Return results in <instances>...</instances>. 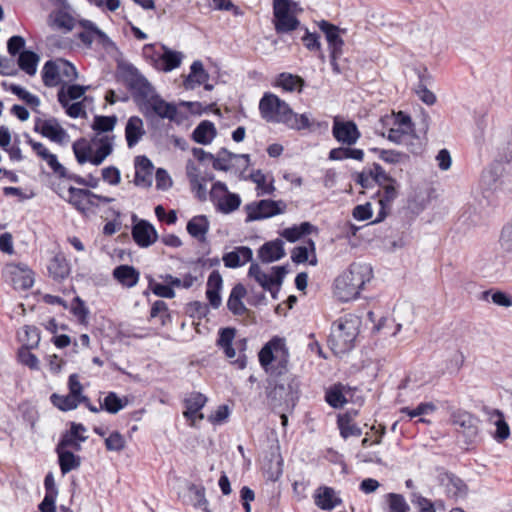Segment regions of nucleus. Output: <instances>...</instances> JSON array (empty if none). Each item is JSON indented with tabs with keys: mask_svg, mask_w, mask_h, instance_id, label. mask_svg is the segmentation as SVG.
I'll return each mask as SVG.
<instances>
[{
	"mask_svg": "<svg viewBox=\"0 0 512 512\" xmlns=\"http://www.w3.org/2000/svg\"><path fill=\"white\" fill-rule=\"evenodd\" d=\"M59 458V465L62 474H67L70 471L77 469L80 464V457L74 455L71 451L68 450H56Z\"/></svg>",
	"mask_w": 512,
	"mask_h": 512,
	"instance_id": "obj_40",
	"label": "nucleus"
},
{
	"mask_svg": "<svg viewBox=\"0 0 512 512\" xmlns=\"http://www.w3.org/2000/svg\"><path fill=\"white\" fill-rule=\"evenodd\" d=\"M504 168L500 163H492L487 166L481 174V186L486 191H496L502 184Z\"/></svg>",
	"mask_w": 512,
	"mask_h": 512,
	"instance_id": "obj_16",
	"label": "nucleus"
},
{
	"mask_svg": "<svg viewBox=\"0 0 512 512\" xmlns=\"http://www.w3.org/2000/svg\"><path fill=\"white\" fill-rule=\"evenodd\" d=\"M258 256L264 263L280 260L285 256L283 242L280 239L270 241L261 246Z\"/></svg>",
	"mask_w": 512,
	"mask_h": 512,
	"instance_id": "obj_24",
	"label": "nucleus"
},
{
	"mask_svg": "<svg viewBox=\"0 0 512 512\" xmlns=\"http://www.w3.org/2000/svg\"><path fill=\"white\" fill-rule=\"evenodd\" d=\"M319 29L324 33L331 49V58L337 59L342 55L344 41L340 36L341 30L339 27L331 24L328 21L322 20L318 23Z\"/></svg>",
	"mask_w": 512,
	"mask_h": 512,
	"instance_id": "obj_12",
	"label": "nucleus"
},
{
	"mask_svg": "<svg viewBox=\"0 0 512 512\" xmlns=\"http://www.w3.org/2000/svg\"><path fill=\"white\" fill-rule=\"evenodd\" d=\"M135 178L137 186L149 187L152 184L153 164L146 156H138L135 159Z\"/></svg>",
	"mask_w": 512,
	"mask_h": 512,
	"instance_id": "obj_20",
	"label": "nucleus"
},
{
	"mask_svg": "<svg viewBox=\"0 0 512 512\" xmlns=\"http://www.w3.org/2000/svg\"><path fill=\"white\" fill-rule=\"evenodd\" d=\"M235 334L236 330L234 328H223L219 331V338L217 340V345L224 350L225 355L230 359L236 355L235 349L232 347Z\"/></svg>",
	"mask_w": 512,
	"mask_h": 512,
	"instance_id": "obj_36",
	"label": "nucleus"
},
{
	"mask_svg": "<svg viewBox=\"0 0 512 512\" xmlns=\"http://www.w3.org/2000/svg\"><path fill=\"white\" fill-rule=\"evenodd\" d=\"M248 275L250 277L254 278L264 290L270 291L273 298H276V293L278 292V289L276 290V292L272 291V287H273L272 276L263 272L257 263L251 264L249 271H248Z\"/></svg>",
	"mask_w": 512,
	"mask_h": 512,
	"instance_id": "obj_38",
	"label": "nucleus"
},
{
	"mask_svg": "<svg viewBox=\"0 0 512 512\" xmlns=\"http://www.w3.org/2000/svg\"><path fill=\"white\" fill-rule=\"evenodd\" d=\"M259 111L264 120L273 123H282L291 129L302 130L310 127V120L306 114L298 115L290 106L278 96L265 93L259 102Z\"/></svg>",
	"mask_w": 512,
	"mask_h": 512,
	"instance_id": "obj_1",
	"label": "nucleus"
},
{
	"mask_svg": "<svg viewBox=\"0 0 512 512\" xmlns=\"http://www.w3.org/2000/svg\"><path fill=\"white\" fill-rule=\"evenodd\" d=\"M388 502L390 512H408L409 506L406 503L404 497L400 494L389 493Z\"/></svg>",
	"mask_w": 512,
	"mask_h": 512,
	"instance_id": "obj_55",
	"label": "nucleus"
},
{
	"mask_svg": "<svg viewBox=\"0 0 512 512\" xmlns=\"http://www.w3.org/2000/svg\"><path fill=\"white\" fill-rule=\"evenodd\" d=\"M163 53L154 60V67L163 72H170L178 68L183 60V53L162 45Z\"/></svg>",
	"mask_w": 512,
	"mask_h": 512,
	"instance_id": "obj_18",
	"label": "nucleus"
},
{
	"mask_svg": "<svg viewBox=\"0 0 512 512\" xmlns=\"http://www.w3.org/2000/svg\"><path fill=\"white\" fill-rule=\"evenodd\" d=\"M250 178L257 185L258 195H270L275 191L273 178L268 180L267 176L261 170L254 171L250 175Z\"/></svg>",
	"mask_w": 512,
	"mask_h": 512,
	"instance_id": "obj_44",
	"label": "nucleus"
},
{
	"mask_svg": "<svg viewBox=\"0 0 512 512\" xmlns=\"http://www.w3.org/2000/svg\"><path fill=\"white\" fill-rule=\"evenodd\" d=\"M124 407L122 400L114 392L108 393L104 398L103 404L100 405V409H104L111 414H116Z\"/></svg>",
	"mask_w": 512,
	"mask_h": 512,
	"instance_id": "obj_52",
	"label": "nucleus"
},
{
	"mask_svg": "<svg viewBox=\"0 0 512 512\" xmlns=\"http://www.w3.org/2000/svg\"><path fill=\"white\" fill-rule=\"evenodd\" d=\"M24 335L20 337L23 343L22 348L34 349L40 342V331L35 326L26 325L23 327Z\"/></svg>",
	"mask_w": 512,
	"mask_h": 512,
	"instance_id": "obj_48",
	"label": "nucleus"
},
{
	"mask_svg": "<svg viewBox=\"0 0 512 512\" xmlns=\"http://www.w3.org/2000/svg\"><path fill=\"white\" fill-rule=\"evenodd\" d=\"M209 79V74L205 71L203 63L200 60H196L190 67V73L184 80L185 89L193 90L196 87L204 84Z\"/></svg>",
	"mask_w": 512,
	"mask_h": 512,
	"instance_id": "obj_27",
	"label": "nucleus"
},
{
	"mask_svg": "<svg viewBox=\"0 0 512 512\" xmlns=\"http://www.w3.org/2000/svg\"><path fill=\"white\" fill-rule=\"evenodd\" d=\"M326 402L333 408H341L346 403L341 385H334L326 391Z\"/></svg>",
	"mask_w": 512,
	"mask_h": 512,
	"instance_id": "obj_49",
	"label": "nucleus"
},
{
	"mask_svg": "<svg viewBox=\"0 0 512 512\" xmlns=\"http://www.w3.org/2000/svg\"><path fill=\"white\" fill-rule=\"evenodd\" d=\"M369 172L372 176V181L377 182L379 185H383L387 182H394V179H392L377 163H374L373 168L370 169Z\"/></svg>",
	"mask_w": 512,
	"mask_h": 512,
	"instance_id": "obj_61",
	"label": "nucleus"
},
{
	"mask_svg": "<svg viewBox=\"0 0 512 512\" xmlns=\"http://www.w3.org/2000/svg\"><path fill=\"white\" fill-rule=\"evenodd\" d=\"M216 136V129L212 122L202 121L193 131V140L199 144L207 145Z\"/></svg>",
	"mask_w": 512,
	"mask_h": 512,
	"instance_id": "obj_33",
	"label": "nucleus"
},
{
	"mask_svg": "<svg viewBox=\"0 0 512 512\" xmlns=\"http://www.w3.org/2000/svg\"><path fill=\"white\" fill-rule=\"evenodd\" d=\"M435 410V405L432 403H421L415 409L408 407L402 408L401 412L407 414L410 418L426 415Z\"/></svg>",
	"mask_w": 512,
	"mask_h": 512,
	"instance_id": "obj_59",
	"label": "nucleus"
},
{
	"mask_svg": "<svg viewBox=\"0 0 512 512\" xmlns=\"http://www.w3.org/2000/svg\"><path fill=\"white\" fill-rule=\"evenodd\" d=\"M87 89L88 86L82 85H69L66 89L62 87L58 92V101L62 106H67V102H69V100H77L81 98Z\"/></svg>",
	"mask_w": 512,
	"mask_h": 512,
	"instance_id": "obj_42",
	"label": "nucleus"
},
{
	"mask_svg": "<svg viewBox=\"0 0 512 512\" xmlns=\"http://www.w3.org/2000/svg\"><path fill=\"white\" fill-rule=\"evenodd\" d=\"M132 236L140 247H149L158 238L155 228L146 220H140L133 226Z\"/></svg>",
	"mask_w": 512,
	"mask_h": 512,
	"instance_id": "obj_17",
	"label": "nucleus"
},
{
	"mask_svg": "<svg viewBox=\"0 0 512 512\" xmlns=\"http://www.w3.org/2000/svg\"><path fill=\"white\" fill-rule=\"evenodd\" d=\"M232 159H243L245 166H248L250 162V156L248 154L238 155L223 148L212 159L213 168L215 170L228 171L231 168L230 162Z\"/></svg>",
	"mask_w": 512,
	"mask_h": 512,
	"instance_id": "obj_28",
	"label": "nucleus"
},
{
	"mask_svg": "<svg viewBox=\"0 0 512 512\" xmlns=\"http://www.w3.org/2000/svg\"><path fill=\"white\" fill-rule=\"evenodd\" d=\"M210 198L216 204L217 209L224 214L235 211L241 204L239 195L228 192L227 186L220 181L213 184Z\"/></svg>",
	"mask_w": 512,
	"mask_h": 512,
	"instance_id": "obj_7",
	"label": "nucleus"
},
{
	"mask_svg": "<svg viewBox=\"0 0 512 512\" xmlns=\"http://www.w3.org/2000/svg\"><path fill=\"white\" fill-rule=\"evenodd\" d=\"M439 482L446 495L450 498L459 499L467 494V486L462 479L450 473H441Z\"/></svg>",
	"mask_w": 512,
	"mask_h": 512,
	"instance_id": "obj_15",
	"label": "nucleus"
},
{
	"mask_svg": "<svg viewBox=\"0 0 512 512\" xmlns=\"http://www.w3.org/2000/svg\"><path fill=\"white\" fill-rule=\"evenodd\" d=\"M246 295V289L242 284H237L233 287L227 307L234 315H242L246 311V307L242 302V298Z\"/></svg>",
	"mask_w": 512,
	"mask_h": 512,
	"instance_id": "obj_31",
	"label": "nucleus"
},
{
	"mask_svg": "<svg viewBox=\"0 0 512 512\" xmlns=\"http://www.w3.org/2000/svg\"><path fill=\"white\" fill-rule=\"evenodd\" d=\"M58 64L60 69V76L65 78L66 81L71 82L77 78L78 74L74 65L65 60H59Z\"/></svg>",
	"mask_w": 512,
	"mask_h": 512,
	"instance_id": "obj_60",
	"label": "nucleus"
},
{
	"mask_svg": "<svg viewBox=\"0 0 512 512\" xmlns=\"http://www.w3.org/2000/svg\"><path fill=\"white\" fill-rule=\"evenodd\" d=\"M10 90L13 94L17 95L21 100L25 101L27 104L31 106H38L40 104V100L37 96L26 91L19 85H11Z\"/></svg>",
	"mask_w": 512,
	"mask_h": 512,
	"instance_id": "obj_57",
	"label": "nucleus"
},
{
	"mask_svg": "<svg viewBox=\"0 0 512 512\" xmlns=\"http://www.w3.org/2000/svg\"><path fill=\"white\" fill-rule=\"evenodd\" d=\"M27 143L30 144L37 156L47 163L54 174L59 177L66 176V168L58 161L55 154L51 153L42 143L34 141L29 136H27Z\"/></svg>",
	"mask_w": 512,
	"mask_h": 512,
	"instance_id": "obj_14",
	"label": "nucleus"
},
{
	"mask_svg": "<svg viewBox=\"0 0 512 512\" xmlns=\"http://www.w3.org/2000/svg\"><path fill=\"white\" fill-rule=\"evenodd\" d=\"M25 47V39L22 36H12L7 42V49L11 56H16L22 52Z\"/></svg>",
	"mask_w": 512,
	"mask_h": 512,
	"instance_id": "obj_62",
	"label": "nucleus"
},
{
	"mask_svg": "<svg viewBox=\"0 0 512 512\" xmlns=\"http://www.w3.org/2000/svg\"><path fill=\"white\" fill-rule=\"evenodd\" d=\"M253 252L249 247H236L233 251L224 254L223 262L228 268H236L252 260Z\"/></svg>",
	"mask_w": 512,
	"mask_h": 512,
	"instance_id": "obj_25",
	"label": "nucleus"
},
{
	"mask_svg": "<svg viewBox=\"0 0 512 512\" xmlns=\"http://www.w3.org/2000/svg\"><path fill=\"white\" fill-rule=\"evenodd\" d=\"M34 130L58 144H62L67 137L66 131L55 118L47 120L38 119L35 123Z\"/></svg>",
	"mask_w": 512,
	"mask_h": 512,
	"instance_id": "obj_13",
	"label": "nucleus"
},
{
	"mask_svg": "<svg viewBox=\"0 0 512 512\" xmlns=\"http://www.w3.org/2000/svg\"><path fill=\"white\" fill-rule=\"evenodd\" d=\"M68 193V202L81 212H84L87 209L84 205V200L86 198H90V195H93V192L90 190L75 188L73 186L69 187Z\"/></svg>",
	"mask_w": 512,
	"mask_h": 512,
	"instance_id": "obj_45",
	"label": "nucleus"
},
{
	"mask_svg": "<svg viewBox=\"0 0 512 512\" xmlns=\"http://www.w3.org/2000/svg\"><path fill=\"white\" fill-rule=\"evenodd\" d=\"M373 277V270L366 263H352L334 281V295L342 302L357 298L365 284Z\"/></svg>",
	"mask_w": 512,
	"mask_h": 512,
	"instance_id": "obj_2",
	"label": "nucleus"
},
{
	"mask_svg": "<svg viewBox=\"0 0 512 512\" xmlns=\"http://www.w3.org/2000/svg\"><path fill=\"white\" fill-rule=\"evenodd\" d=\"M300 11L298 4L292 0H273V21L277 33H288L297 29L300 22L296 16Z\"/></svg>",
	"mask_w": 512,
	"mask_h": 512,
	"instance_id": "obj_5",
	"label": "nucleus"
},
{
	"mask_svg": "<svg viewBox=\"0 0 512 512\" xmlns=\"http://www.w3.org/2000/svg\"><path fill=\"white\" fill-rule=\"evenodd\" d=\"M113 277L127 288L137 285L140 273L130 265H119L113 270Z\"/></svg>",
	"mask_w": 512,
	"mask_h": 512,
	"instance_id": "obj_29",
	"label": "nucleus"
},
{
	"mask_svg": "<svg viewBox=\"0 0 512 512\" xmlns=\"http://www.w3.org/2000/svg\"><path fill=\"white\" fill-rule=\"evenodd\" d=\"M364 152L362 149L347 147L334 148L329 152V159L334 161H341L345 159H354L362 161Z\"/></svg>",
	"mask_w": 512,
	"mask_h": 512,
	"instance_id": "obj_37",
	"label": "nucleus"
},
{
	"mask_svg": "<svg viewBox=\"0 0 512 512\" xmlns=\"http://www.w3.org/2000/svg\"><path fill=\"white\" fill-rule=\"evenodd\" d=\"M31 349L21 348L19 350V359L20 362L26 366H28L32 370L39 369V360L37 356L30 352Z\"/></svg>",
	"mask_w": 512,
	"mask_h": 512,
	"instance_id": "obj_58",
	"label": "nucleus"
},
{
	"mask_svg": "<svg viewBox=\"0 0 512 512\" xmlns=\"http://www.w3.org/2000/svg\"><path fill=\"white\" fill-rule=\"evenodd\" d=\"M500 245L504 251L512 254V223L502 229Z\"/></svg>",
	"mask_w": 512,
	"mask_h": 512,
	"instance_id": "obj_64",
	"label": "nucleus"
},
{
	"mask_svg": "<svg viewBox=\"0 0 512 512\" xmlns=\"http://www.w3.org/2000/svg\"><path fill=\"white\" fill-rule=\"evenodd\" d=\"M42 80L45 86L55 87L60 83V69L58 61H47L42 69Z\"/></svg>",
	"mask_w": 512,
	"mask_h": 512,
	"instance_id": "obj_35",
	"label": "nucleus"
},
{
	"mask_svg": "<svg viewBox=\"0 0 512 512\" xmlns=\"http://www.w3.org/2000/svg\"><path fill=\"white\" fill-rule=\"evenodd\" d=\"M277 353L283 352V339L275 337L266 343L259 352V362L268 371L269 365L276 360Z\"/></svg>",
	"mask_w": 512,
	"mask_h": 512,
	"instance_id": "obj_21",
	"label": "nucleus"
},
{
	"mask_svg": "<svg viewBox=\"0 0 512 512\" xmlns=\"http://www.w3.org/2000/svg\"><path fill=\"white\" fill-rule=\"evenodd\" d=\"M490 421L496 426L494 438L498 442H502L509 438L510 428L505 420L503 413L500 410L495 409L490 413Z\"/></svg>",
	"mask_w": 512,
	"mask_h": 512,
	"instance_id": "obj_34",
	"label": "nucleus"
},
{
	"mask_svg": "<svg viewBox=\"0 0 512 512\" xmlns=\"http://www.w3.org/2000/svg\"><path fill=\"white\" fill-rule=\"evenodd\" d=\"M187 231L193 237L204 242L209 231V221L206 216L198 215L187 223Z\"/></svg>",
	"mask_w": 512,
	"mask_h": 512,
	"instance_id": "obj_30",
	"label": "nucleus"
},
{
	"mask_svg": "<svg viewBox=\"0 0 512 512\" xmlns=\"http://www.w3.org/2000/svg\"><path fill=\"white\" fill-rule=\"evenodd\" d=\"M48 271L55 280H60L69 275L70 269L66 259L57 255L51 259Z\"/></svg>",
	"mask_w": 512,
	"mask_h": 512,
	"instance_id": "obj_41",
	"label": "nucleus"
},
{
	"mask_svg": "<svg viewBox=\"0 0 512 512\" xmlns=\"http://www.w3.org/2000/svg\"><path fill=\"white\" fill-rule=\"evenodd\" d=\"M126 441L124 437L117 431L112 432L105 439L106 449L109 451L120 452L125 448Z\"/></svg>",
	"mask_w": 512,
	"mask_h": 512,
	"instance_id": "obj_54",
	"label": "nucleus"
},
{
	"mask_svg": "<svg viewBox=\"0 0 512 512\" xmlns=\"http://www.w3.org/2000/svg\"><path fill=\"white\" fill-rule=\"evenodd\" d=\"M452 422L470 439L478 434V419L468 412L454 413L452 415Z\"/></svg>",
	"mask_w": 512,
	"mask_h": 512,
	"instance_id": "obj_19",
	"label": "nucleus"
},
{
	"mask_svg": "<svg viewBox=\"0 0 512 512\" xmlns=\"http://www.w3.org/2000/svg\"><path fill=\"white\" fill-rule=\"evenodd\" d=\"M315 504L322 510H331L341 503V499L336 496L334 489L322 486L319 487L314 495Z\"/></svg>",
	"mask_w": 512,
	"mask_h": 512,
	"instance_id": "obj_26",
	"label": "nucleus"
},
{
	"mask_svg": "<svg viewBox=\"0 0 512 512\" xmlns=\"http://www.w3.org/2000/svg\"><path fill=\"white\" fill-rule=\"evenodd\" d=\"M141 112L147 117L156 115L161 119H168L174 121L176 119L178 110L173 103L166 102L159 94L153 98L150 103L141 109Z\"/></svg>",
	"mask_w": 512,
	"mask_h": 512,
	"instance_id": "obj_10",
	"label": "nucleus"
},
{
	"mask_svg": "<svg viewBox=\"0 0 512 512\" xmlns=\"http://www.w3.org/2000/svg\"><path fill=\"white\" fill-rule=\"evenodd\" d=\"M51 402L54 406L62 411H69L76 409L78 405L82 402L79 398L67 394V395H59L53 393L50 397Z\"/></svg>",
	"mask_w": 512,
	"mask_h": 512,
	"instance_id": "obj_46",
	"label": "nucleus"
},
{
	"mask_svg": "<svg viewBox=\"0 0 512 512\" xmlns=\"http://www.w3.org/2000/svg\"><path fill=\"white\" fill-rule=\"evenodd\" d=\"M222 276L217 270L211 272L207 280L206 296L210 305L217 309L221 305L220 290L222 288Z\"/></svg>",
	"mask_w": 512,
	"mask_h": 512,
	"instance_id": "obj_23",
	"label": "nucleus"
},
{
	"mask_svg": "<svg viewBox=\"0 0 512 512\" xmlns=\"http://www.w3.org/2000/svg\"><path fill=\"white\" fill-rule=\"evenodd\" d=\"M340 434L343 438L350 436L359 437L362 434V429L356 424L352 423L349 418L340 417L338 419Z\"/></svg>",
	"mask_w": 512,
	"mask_h": 512,
	"instance_id": "obj_50",
	"label": "nucleus"
},
{
	"mask_svg": "<svg viewBox=\"0 0 512 512\" xmlns=\"http://www.w3.org/2000/svg\"><path fill=\"white\" fill-rule=\"evenodd\" d=\"M73 152L75 154L76 160L79 164H84L86 162L91 163L92 158V147L91 145L85 140L81 139L76 141L73 146Z\"/></svg>",
	"mask_w": 512,
	"mask_h": 512,
	"instance_id": "obj_47",
	"label": "nucleus"
},
{
	"mask_svg": "<svg viewBox=\"0 0 512 512\" xmlns=\"http://www.w3.org/2000/svg\"><path fill=\"white\" fill-rule=\"evenodd\" d=\"M146 134L143 120L138 116L128 119L125 126V138L129 148L134 147Z\"/></svg>",
	"mask_w": 512,
	"mask_h": 512,
	"instance_id": "obj_22",
	"label": "nucleus"
},
{
	"mask_svg": "<svg viewBox=\"0 0 512 512\" xmlns=\"http://www.w3.org/2000/svg\"><path fill=\"white\" fill-rule=\"evenodd\" d=\"M40 57L37 53L31 50H23L18 56V66L29 76H34L37 72V66Z\"/></svg>",
	"mask_w": 512,
	"mask_h": 512,
	"instance_id": "obj_32",
	"label": "nucleus"
},
{
	"mask_svg": "<svg viewBox=\"0 0 512 512\" xmlns=\"http://www.w3.org/2000/svg\"><path fill=\"white\" fill-rule=\"evenodd\" d=\"M396 181L383 184V194L379 200L382 207L389 205L398 195Z\"/></svg>",
	"mask_w": 512,
	"mask_h": 512,
	"instance_id": "obj_56",
	"label": "nucleus"
},
{
	"mask_svg": "<svg viewBox=\"0 0 512 512\" xmlns=\"http://www.w3.org/2000/svg\"><path fill=\"white\" fill-rule=\"evenodd\" d=\"M102 178L110 185H117L121 181V174L118 168L109 166L102 169Z\"/></svg>",
	"mask_w": 512,
	"mask_h": 512,
	"instance_id": "obj_63",
	"label": "nucleus"
},
{
	"mask_svg": "<svg viewBox=\"0 0 512 512\" xmlns=\"http://www.w3.org/2000/svg\"><path fill=\"white\" fill-rule=\"evenodd\" d=\"M99 146L91 158L93 165H100L113 151V138L103 136L98 139Z\"/></svg>",
	"mask_w": 512,
	"mask_h": 512,
	"instance_id": "obj_39",
	"label": "nucleus"
},
{
	"mask_svg": "<svg viewBox=\"0 0 512 512\" xmlns=\"http://www.w3.org/2000/svg\"><path fill=\"white\" fill-rule=\"evenodd\" d=\"M207 398L201 393H192L186 400V411L184 416L193 419L196 414L204 407Z\"/></svg>",
	"mask_w": 512,
	"mask_h": 512,
	"instance_id": "obj_43",
	"label": "nucleus"
},
{
	"mask_svg": "<svg viewBox=\"0 0 512 512\" xmlns=\"http://www.w3.org/2000/svg\"><path fill=\"white\" fill-rule=\"evenodd\" d=\"M286 207V203L282 200L274 201L271 199H264L258 202L249 203L245 206V210L247 212L246 222L262 220L283 214Z\"/></svg>",
	"mask_w": 512,
	"mask_h": 512,
	"instance_id": "obj_6",
	"label": "nucleus"
},
{
	"mask_svg": "<svg viewBox=\"0 0 512 512\" xmlns=\"http://www.w3.org/2000/svg\"><path fill=\"white\" fill-rule=\"evenodd\" d=\"M360 325V318L353 314H347L334 322L329 345L335 354H345L353 348Z\"/></svg>",
	"mask_w": 512,
	"mask_h": 512,
	"instance_id": "obj_3",
	"label": "nucleus"
},
{
	"mask_svg": "<svg viewBox=\"0 0 512 512\" xmlns=\"http://www.w3.org/2000/svg\"><path fill=\"white\" fill-rule=\"evenodd\" d=\"M333 137L343 145L352 146L360 138V132L353 121H340L334 119L332 127Z\"/></svg>",
	"mask_w": 512,
	"mask_h": 512,
	"instance_id": "obj_9",
	"label": "nucleus"
},
{
	"mask_svg": "<svg viewBox=\"0 0 512 512\" xmlns=\"http://www.w3.org/2000/svg\"><path fill=\"white\" fill-rule=\"evenodd\" d=\"M278 85L286 91H294L298 85H303V80L299 76L290 73H281L278 78Z\"/></svg>",
	"mask_w": 512,
	"mask_h": 512,
	"instance_id": "obj_53",
	"label": "nucleus"
},
{
	"mask_svg": "<svg viewBox=\"0 0 512 512\" xmlns=\"http://www.w3.org/2000/svg\"><path fill=\"white\" fill-rule=\"evenodd\" d=\"M117 123L116 116H95L92 129L97 132H110Z\"/></svg>",
	"mask_w": 512,
	"mask_h": 512,
	"instance_id": "obj_51",
	"label": "nucleus"
},
{
	"mask_svg": "<svg viewBox=\"0 0 512 512\" xmlns=\"http://www.w3.org/2000/svg\"><path fill=\"white\" fill-rule=\"evenodd\" d=\"M79 24L84 30L78 33V38L87 48H90L95 40H98L104 47L113 45L106 33L100 30L92 21L83 19Z\"/></svg>",
	"mask_w": 512,
	"mask_h": 512,
	"instance_id": "obj_11",
	"label": "nucleus"
},
{
	"mask_svg": "<svg viewBox=\"0 0 512 512\" xmlns=\"http://www.w3.org/2000/svg\"><path fill=\"white\" fill-rule=\"evenodd\" d=\"M5 274L17 290H27L34 284L33 272L25 264H9L6 266Z\"/></svg>",
	"mask_w": 512,
	"mask_h": 512,
	"instance_id": "obj_8",
	"label": "nucleus"
},
{
	"mask_svg": "<svg viewBox=\"0 0 512 512\" xmlns=\"http://www.w3.org/2000/svg\"><path fill=\"white\" fill-rule=\"evenodd\" d=\"M125 82L132 91L134 102L139 109L145 106L157 96V92L149 81L134 67H129L125 75Z\"/></svg>",
	"mask_w": 512,
	"mask_h": 512,
	"instance_id": "obj_4",
	"label": "nucleus"
}]
</instances>
